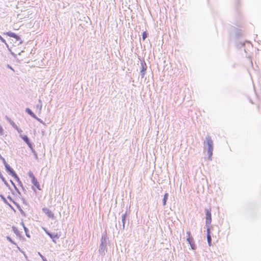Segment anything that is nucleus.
<instances>
[{
  "instance_id": "79ce46f5",
  "label": "nucleus",
  "mask_w": 261,
  "mask_h": 261,
  "mask_svg": "<svg viewBox=\"0 0 261 261\" xmlns=\"http://www.w3.org/2000/svg\"><path fill=\"white\" fill-rule=\"evenodd\" d=\"M7 67L8 68H9V69H10L12 70L13 71H14L13 68L12 67V66H11V65H10L9 64H7Z\"/></svg>"
},
{
  "instance_id": "09e8293b",
  "label": "nucleus",
  "mask_w": 261,
  "mask_h": 261,
  "mask_svg": "<svg viewBox=\"0 0 261 261\" xmlns=\"http://www.w3.org/2000/svg\"><path fill=\"white\" fill-rule=\"evenodd\" d=\"M17 248L19 249V250H20V251H21V250L20 248L18 246H17Z\"/></svg>"
},
{
  "instance_id": "37998d69",
  "label": "nucleus",
  "mask_w": 261,
  "mask_h": 261,
  "mask_svg": "<svg viewBox=\"0 0 261 261\" xmlns=\"http://www.w3.org/2000/svg\"><path fill=\"white\" fill-rule=\"evenodd\" d=\"M20 224H21V225H22V226L23 227V228H24V227H27L25 226V225H24V223H23V221H22V222L20 223Z\"/></svg>"
},
{
  "instance_id": "20e7f679",
  "label": "nucleus",
  "mask_w": 261,
  "mask_h": 261,
  "mask_svg": "<svg viewBox=\"0 0 261 261\" xmlns=\"http://www.w3.org/2000/svg\"><path fill=\"white\" fill-rule=\"evenodd\" d=\"M205 215H206V220L205 223L207 228H209V225L211 224L212 221V216L211 213V210L207 208L205 209Z\"/></svg>"
},
{
  "instance_id": "58836bf2",
  "label": "nucleus",
  "mask_w": 261,
  "mask_h": 261,
  "mask_svg": "<svg viewBox=\"0 0 261 261\" xmlns=\"http://www.w3.org/2000/svg\"><path fill=\"white\" fill-rule=\"evenodd\" d=\"M18 184L19 186L22 188V190H24V188H23V184H22V183L21 181V180H20V181L18 182Z\"/></svg>"
},
{
  "instance_id": "a211bd4d",
  "label": "nucleus",
  "mask_w": 261,
  "mask_h": 261,
  "mask_svg": "<svg viewBox=\"0 0 261 261\" xmlns=\"http://www.w3.org/2000/svg\"><path fill=\"white\" fill-rule=\"evenodd\" d=\"M187 242H188V243L189 244H191V243H192V240H193V239L190 236V232L189 231H187Z\"/></svg>"
},
{
  "instance_id": "6ab92c4d",
  "label": "nucleus",
  "mask_w": 261,
  "mask_h": 261,
  "mask_svg": "<svg viewBox=\"0 0 261 261\" xmlns=\"http://www.w3.org/2000/svg\"><path fill=\"white\" fill-rule=\"evenodd\" d=\"M28 176H29L30 178H31V180H33V179H35L36 178L35 177V176H34L33 173L31 171H30L29 172H28Z\"/></svg>"
},
{
  "instance_id": "4c0bfd02",
  "label": "nucleus",
  "mask_w": 261,
  "mask_h": 261,
  "mask_svg": "<svg viewBox=\"0 0 261 261\" xmlns=\"http://www.w3.org/2000/svg\"><path fill=\"white\" fill-rule=\"evenodd\" d=\"M4 134V129L2 126L0 125V134L1 135H3Z\"/></svg>"
},
{
  "instance_id": "4468645a",
  "label": "nucleus",
  "mask_w": 261,
  "mask_h": 261,
  "mask_svg": "<svg viewBox=\"0 0 261 261\" xmlns=\"http://www.w3.org/2000/svg\"><path fill=\"white\" fill-rule=\"evenodd\" d=\"M207 240L209 246L211 245L212 239L210 234V228H207Z\"/></svg>"
},
{
  "instance_id": "c03bdc74",
  "label": "nucleus",
  "mask_w": 261,
  "mask_h": 261,
  "mask_svg": "<svg viewBox=\"0 0 261 261\" xmlns=\"http://www.w3.org/2000/svg\"><path fill=\"white\" fill-rule=\"evenodd\" d=\"M10 182L11 183V184L13 185V186H14V185H15V184H14V182L11 180L10 179Z\"/></svg>"
},
{
  "instance_id": "de8ad7c7",
  "label": "nucleus",
  "mask_w": 261,
  "mask_h": 261,
  "mask_svg": "<svg viewBox=\"0 0 261 261\" xmlns=\"http://www.w3.org/2000/svg\"><path fill=\"white\" fill-rule=\"evenodd\" d=\"M3 157L0 154V160H2Z\"/></svg>"
},
{
  "instance_id": "cd10ccee",
  "label": "nucleus",
  "mask_w": 261,
  "mask_h": 261,
  "mask_svg": "<svg viewBox=\"0 0 261 261\" xmlns=\"http://www.w3.org/2000/svg\"><path fill=\"white\" fill-rule=\"evenodd\" d=\"M38 254L40 256L43 261H47V259L43 255H42L39 252H38Z\"/></svg>"
},
{
  "instance_id": "423d86ee",
  "label": "nucleus",
  "mask_w": 261,
  "mask_h": 261,
  "mask_svg": "<svg viewBox=\"0 0 261 261\" xmlns=\"http://www.w3.org/2000/svg\"><path fill=\"white\" fill-rule=\"evenodd\" d=\"M42 211L48 217L52 219L54 218V215L49 208L47 207H43L42 208Z\"/></svg>"
},
{
  "instance_id": "f257e3e1",
  "label": "nucleus",
  "mask_w": 261,
  "mask_h": 261,
  "mask_svg": "<svg viewBox=\"0 0 261 261\" xmlns=\"http://www.w3.org/2000/svg\"><path fill=\"white\" fill-rule=\"evenodd\" d=\"M108 238L107 236V233H103L101 235L100 239V244L99 246V252L101 256H104L106 252L107 251V241Z\"/></svg>"
},
{
  "instance_id": "aec40b11",
  "label": "nucleus",
  "mask_w": 261,
  "mask_h": 261,
  "mask_svg": "<svg viewBox=\"0 0 261 261\" xmlns=\"http://www.w3.org/2000/svg\"><path fill=\"white\" fill-rule=\"evenodd\" d=\"M168 194L167 193H166L164 195V198L163 199V203L164 205H166V201L168 198Z\"/></svg>"
},
{
  "instance_id": "9b49d317",
  "label": "nucleus",
  "mask_w": 261,
  "mask_h": 261,
  "mask_svg": "<svg viewBox=\"0 0 261 261\" xmlns=\"http://www.w3.org/2000/svg\"><path fill=\"white\" fill-rule=\"evenodd\" d=\"M19 137L23 140V141L26 144L30 142V139L27 135L20 134Z\"/></svg>"
},
{
  "instance_id": "0eeeda50",
  "label": "nucleus",
  "mask_w": 261,
  "mask_h": 261,
  "mask_svg": "<svg viewBox=\"0 0 261 261\" xmlns=\"http://www.w3.org/2000/svg\"><path fill=\"white\" fill-rule=\"evenodd\" d=\"M141 65H142V69L141 70V74L140 75L141 76V78H143V77L145 74V71L147 69V66H146V63L144 61H143V62H141Z\"/></svg>"
},
{
  "instance_id": "a18cd8bd",
  "label": "nucleus",
  "mask_w": 261,
  "mask_h": 261,
  "mask_svg": "<svg viewBox=\"0 0 261 261\" xmlns=\"http://www.w3.org/2000/svg\"><path fill=\"white\" fill-rule=\"evenodd\" d=\"M6 46H7V47H8L9 48V45L8 44H7V43L6 42V43H5Z\"/></svg>"
},
{
  "instance_id": "bb28decb",
  "label": "nucleus",
  "mask_w": 261,
  "mask_h": 261,
  "mask_svg": "<svg viewBox=\"0 0 261 261\" xmlns=\"http://www.w3.org/2000/svg\"><path fill=\"white\" fill-rule=\"evenodd\" d=\"M31 151L33 153L35 159L37 160L38 158V155H37V153L36 151L34 149L32 150Z\"/></svg>"
},
{
  "instance_id": "a878e982",
  "label": "nucleus",
  "mask_w": 261,
  "mask_h": 261,
  "mask_svg": "<svg viewBox=\"0 0 261 261\" xmlns=\"http://www.w3.org/2000/svg\"><path fill=\"white\" fill-rule=\"evenodd\" d=\"M14 38H15L16 41H19V44H22L23 41L21 39V38L19 36H18V35H17V37H14Z\"/></svg>"
},
{
  "instance_id": "ddd939ff",
  "label": "nucleus",
  "mask_w": 261,
  "mask_h": 261,
  "mask_svg": "<svg viewBox=\"0 0 261 261\" xmlns=\"http://www.w3.org/2000/svg\"><path fill=\"white\" fill-rule=\"evenodd\" d=\"M25 111L27 113H28L29 115H30L33 118H35L36 115L33 113V112L29 108L25 109Z\"/></svg>"
},
{
  "instance_id": "2eb2a0df",
  "label": "nucleus",
  "mask_w": 261,
  "mask_h": 261,
  "mask_svg": "<svg viewBox=\"0 0 261 261\" xmlns=\"http://www.w3.org/2000/svg\"><path fill=\"white\" fill-rule=\"evenodd\" d=\"M4 34L12 38L17 37V34L16 33L11 32H5L4 33Z\"/></svg>"
},
{
  "instance_id": "393cba45",
  "label": "nucleus",
  "mask_w": 261,
  "mask_h": 261,
  "mask_svg": "<svg viewBox=\"0 0 261 261\" xmlns=\"http://www.w3.org/2000/svg\"><path fill=\"white\" fill-rule=\"evenodd\" d=\"M23 229H24V230L25 231V233L26 236L28 238H30L31 237H30V234L29 233V229L27 227H24V228H23Z\"/></svg>"
},
{
  "instance_id": "412c9836",
  "label": "nucleus",
  "mask_w": 261,
  "mask_h": 261,
  "mask_svg": "<svg viewBox=\"0 0 261 261\" xmlns=\"http://www.w3.org/2000/svg\"><path fill=\"white\" fill-rule=\"evenodd\" d=\"M12 176L17 181V182L20 180L16 173H14L13 175H12Z\"/></svg>"
},
{
  "instance_id": "b1692460",
  "label": "nucleus",
  "mask_w": 261,
  "mask_h": 261,
  "mask_svg": "<svg viewBox=\"0 0 261 261\" xmlns=\"http://www.w3.org/2000/svg\"><path fill=\"white\" fill-rule=\"evenodd\" d=\"M6 239L7 240H8L10 242H11L12 244L16 245V243L11 239V238L8 236L6 237Z\"/></svg>"
},
{
  "instance_id": "f03ea898",
  "label": "nucleus",
  "mask_w": 261,
  "mask_h": 261,
  "mask_svg": "<svg viewBox=\"0 0 261 261\" xmlns=\"http://www.w3.org/2000/svg\"><path fill=\"white\" fill-rule=\"evenodd\" d=\"M204 148L207 149V153L208 154V159L212 160V156L213 151V142L211 138L209 136H207L205 138V141L204 142Z\"/></svg>"
},
{
  "instance_id": "72a5a7b5",
  "label": "nucleus",
  "mask_w": 261,
  "mask_h": 261,
  "mask_svg": "<svg viewBox=\"0 0 261 261\" xmlns=\"http://www.w3.org/2000/svg\"><path fill=\"white\" fill-rule=\"evenodd\" d=\"M13 187H14L15 191H16V192L18 194V195L21 196V193L19 191V190H18V189L17 188V187L16 186V185H14Z\"/></svg>"
},
{
  "instance_id": "a19ab883",
  "label": "nucleus",
  "mask_w": 261,
  "mask_h": 261,
  "mask_svg": "<svg viewBox=\"0 0 261 261\" xmlns=\"http://www.w3.org/2000/svg\"><path fill=\"white\" fill-rule=\"evenodd\" d=\"M0 40L4 43H6V40L0 35Z\"/></svg>"
},
{
  "instance_id": "c9c22d12",
  "label": "nucleus",
  "mask_w": 261,
  "mask_h": 261,
  "mask_svg": "<svg viewBox=\"0 0 261 261\" xmlns=\"http://www.w3.org/2000/svg\"><path fill=\"white\" fill-rule=\"evenodd\" d=\"M15 129L18 132V133H20L22 132V130H21V129L19 128L17 126H16V128H15Z\"/></svg>"
},
{
  "instance_id": "49530a36",
  "label": "nucleus",
  "mask_w": 261,
  "mask_h": 261,
  "mask_svg": "<svg viewBox=\"0 0 261 261\" xmlns=\"http://www.w3.org/2000/svg\"><path fill=\"white\" fill-rule=\"evenodd\" d=\"M11 54L14 56L15 57L16 55L13 53H11Z\"/></svg>"
},
{
  "instance_id": "ea45409f",
  "label": "nucleus",
  "mask_w": 261,
  "mask_h": 261,
  "mask_svg": "<svg viewBox=\"0 0 261 261\" xmlns=\"http://www.w3.org/2000/svg\"><path fill=\"white\" fill-rule=\"evenodd\" d=\"M7 198L9 199L10 201H12L13 203L14 202H15L10 195L8 196Z\"/></svg>"
},
{
  "instance_id": "f3484780",
  "label": "nucleus",
  "mask_w": 261,
  "mask_h": 261,
  "mask_svg": "<svg viewBox=\"0 0 261 261\" xmlns=\"http://www.w3.org/2000/svg\"><path fill=\"white\" fill-rule=\"evenodd\" d=\"M12 230L13 231V232L14 233H15V234L18 236V237H20V231L18 230V229L14 226H13L12 227Z\"/></svg>"
},
{
  "instance_id": "f8f14e48",
  "label": "nucleus",
  "mask_w": 261,
  "mask_h": 261,
  "mask_svg": "<svg viewBox=\"0 0 261 261\" xmlns=\"http://www.w3.org/2000/svg\"><path fill=\"white\" fill-rule=\"evenodd\" d=\"M5 119L10 123V124L12 126V127L15 128L16 127L17 125L14 123V122L11 120L10 118H9L8 116H5Z\"/></svg>"
},
{
  "instance_id": "f704fd0d",
  "label": "nucleus",
  "mask_w": 261,
  "mask_h": 261,
  "mask_svg": "<svg viewBox=\"0 0 261 261\" xmlns=\"http://www.w3.org/2000/svg\"><path fill=\"white\" fill-rule=\"evenodd\" d=\"M13 187H14L15 191H16V192L18 194V195L21 196V193L19 191V190H18V189L17 188V187L16 186V185H14Z\"/></svg>"
},
{
  "instance_id": "dca6fc26",
  "label": "nucleus",
  "mask_w": 261,
  "mask_h": 261,
  "mask_svg": "<svg viewBox=\"0 0 261 261\" xmlns=\"http://www.w3.org/2000/svg\"><path fill=\"white\" fill-rule=\"evenodd\" d=\"M0 197L3 200V201H4V202L5 203H6L8 205H9L11 208H13L12 206L8 202V201L7 200V199H6V198L5 197V196L1 194Z\"/></svg>"
},
{
  "instance_id": "4be33fe9",
  "label": "nucleus",
  "mask_w": 261,
  "mask_h": 261,
  "mask_svg": "<svg viewBox=\"0 0 261 261\" xmlns=\"http://www.w3.org/2000/svg\"><path fill=\"white\" fill-rule=\"evenodd\" d=\"M12 176L17 181V182L20 180L16 173H14L13 175H12Z\"/></svg>"
},
{
  "instance_id": "7ed1b4c3",
  "label": "nucleus",
  "mask_w": 261,
  "mask_h": 261,
  "mask_svg": "<svg viewBox=\"0 0 261 261\" xmlns=\"http://www.w3.org/2000/svg\"><path fill=\"white\" fill-rule=\"evenodd\" d=\"M43 230L44 231H45V233L48 236L50 239H51L52 240V241L54 243H57V241L56 240L57 239H58L60 236H61V234H60V232L59 233H52L51 232L48 231L46 228H43Z\"/></svg>"
},
{
  "instance_id": "5701e85b",
  "label": "nucleus",
  "mask_w": 261,
  "mask_h": 261,
  "mask_svg": "<svg viewBox=\"0 0 261 261\" xmlns=\"http://www.w3.org/2000/svg\"><path fill=\"white\" fill-rule=\"evenodd\" d=\"M38 102L39 103L36 105V107L39 109L40 111H41L42 108V100L41 99H39Z\"/></svg>"
},
{
  "instance_id": "c85d7f7f",
  "label": "nucleus",
  "mask_w": 261,
  "mask_h": 261,
  "mask_svg": "<svg viewBox=\"0 0 261 261\" xmlns=\"http://www.w3.org/2000/svg\"><path fill=\"white\" fill-rule=\"evenodd\" d=\"M27 144L28 145V146H29V147L30 148V149L31 150L34 149V148H33V144L32 143H31V142H30L29 143H27Z\"/></svg>"
},
{
  "instance_id": "473e14b6",
  "label": "nucleus",
  "mask_w": 261,
  "mask_h": 261,
  "mask_svg": "<svg viewBox=\"0 0 261 261\" xmlns=\"http://www.w3.org/2000/svg\"><path fill=\"white\" fill-rule=\"evenodd\" d=\"M3 162V163L4 164L5 167H6L7 166H8L9 164L6 162L5 159L4 158H3L1 160Z\"/></svg>"
},
{
  "instance_id": "9d476101",
  "label": "nucleus",
  "mask_w": 261,
  "mask_h": 261,
  "mask_svg": "<svg viewBox=\"0 0 261 261\" xmlns=\"http://www.w3.org/2000/svg\"><path fill=\"white\" fill-rule=\"evenodd\" d=\"M14 204L16 205L19 211L20 212L21 215L23 216H25V214L24 212L22 210L20 205L16 202H14Z\"/></svg>"
},
{
  "instance_id": "39448f33",
  "label": "nucleus",
  "mask_w": 261,
  "mask_h": 261,
  "mask_svg": "<svg viewBox=\"0 0 261 261\" xmlns=\"http://www.w3.org/2000/svg\"><path fill=\"white\" fill-rule=\"evenodd\" d=\"M126 217H127L126 212H125L124 214L122 215V216H121V222L122 223V225L121 226V224H119V225H120V229H122V230L124 229V228H125V224L126 222Z\"/></svg>"
},
{
  "instance_id": "2f4dec72",
  "label": "nucleus",
  "mask_w": 261,
  "mask_h": 261,
  "mask_svg": "<svg viewBox=\"0 0 261 261\" xmlns=\"http://www.w3.org/2000/svg\"><path fill=\"white\" fill-rule=\"evenodd\" d=\"M3 162V163L4 164L5 167H6L7 166H8L9 164L6 162L5 159L4 158H3L1 160Z\"/></svg>"
},
{
  "instance_id": "1a4fd4ad",
  "label": "nucleus",
  "mask_w": 261,
  "mask_h": 261,
  "mask_svg": "<svg viewBox=\"0 0 261 261\" xmlns=\"http://www.w3.org/2000/svg\"><path fill=\"white\" fill-rule=\"evenodd\" d=\"M31 182L33 184V185L36 187V188L39 190H41V188H40V184L39 183V182L37 180V178H35V179H33V180H31Z\"/></svg>"
},
{
  "instance_id": "7c9ffc66",
  "label": "nucleus",
  "mask_w": 261,
  "mask_h": 261,
  "mask_svg": "<svg viewBox=\"0 0 261 261\" xmlns=\"http://www.w3.org/2000/svg\"><path fill=\"white\" fill-rule=\"evenodd\" d=\"M34 119H35L36 120H37L38 122H39L40 123H42L43 124H44V122L41 119H40L39 118L37 117L36 116V115L35 116V118H34Z\"/></svg>"
},
{
  "instance_id": "e433bc0d",
  "label": "nucleus",
  "mask_w": 261,
  "mask_h": 261,
  "mask_svg": "<svg viewBox=\"0 0 261 261\" xmlns=\"http://www.w3.org/2000/svg\"><path fill=\"white\" fill-rule=\"evenodd\" d=\"M191 247V249L193 250L195 249V245L194 243H191V244H189Z\"/></svg>"
},
{
  "instance_id": "6e6552de",
  "label": "nucleus",
  "mask_w": 261,
  "mask_h": 261,
  "mask_svg": "<svg viewBox=\"0 0 261 261\" xmlns=\"http://www.w3.org/2000/svg\"><path fill=\"white\" fill-rule=\"evenodd\" d=\"M6 172L11 176L13 175L14 173H15V171L14 170V169L9 165H8L5 167Z\"/></svg>"
},
{
  "instance_id": "c756f323",
  "label": "nucleus",
  "mask_w": 261,
  "mask_h": 261,
  "mask_svg": "<svg viewBox=\"0 0 261 261\" xmlns=\"http://www.w3.org/2000/svg\"><path fill=\"white\" fill-rule=\"evenodd\" d=\"M147 38V31H144L143 33V35H142V38H143V40H145V39Z\"/></svg>"
}]
</instances>
